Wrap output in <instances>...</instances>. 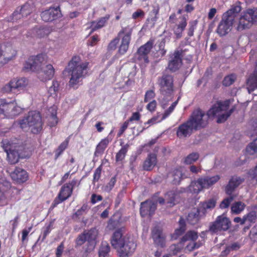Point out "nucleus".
Masks as SVG:
<instances>
[{"label": "nucleus", "mask_w": 257, "mask_h": 257, "mask_svg": "<svg viewBox=\"0 0 257 257\" xmlns=\"http://www.w3.org/2000/svg\"><path fill=\"white\" fill-rule=\"evenodd\" d=\"M89 63L81 61L79 56H73L68 63L67 72L71 76L69 86L74 87L78 84L87 73Z\"/></svg>", "instance_id": "1"}, {"label": "nucleus", "mask_w": 257, "mask_h": 257, "mask_svg": "<svg viewBox=\"0 0 257 257\" xmlns=\"http://www.w3.org/2000/svg\"><path fill=\"white\" fill-rule=\"evenodd\" d=\"M19 123L22 129L29 127L34 134H38L43 130L42 117L40 113L37 111H29L26 116L19 120Z\"/></svg>", "instance_id": "2"}, {"label": "nucleus", "mask_w": 257, "mask_h": 257, "mask_svg": "<svg viewBox=\"0 0 257 257\" xmlns=\"http://www.w3.org/2000/svg\"><path fill=\"white\" fill-rule=\"evenodd\" d=\"M239 4L232 6L229 10L223 14L216 32H228L231 30L234 19L241 10Z\"/></svg>", "instance_id": "3"}, {"label": "nucleus", "mask_w": 257, "mask_h": 257, "mask_svg": "<svg viewBox=\"0 0 257 257\" xmlns=\"http://www.w3.org/2000/svg\"><path fill=\"white\" fill-rule=\"evenodd\" d=\"M220 179L218 175L213 176H204L199 178L196 181H192L188 189L192 193L198 194L204 189H209Z\"/></svg>", "instance_id": "4"}, {"label": "nucleus", "mask_w": 257, "mask_h": 257, "mask_svg": "<svg viewBox=\"0 0 257 257\" xmlns=\"http://www.w3.org/2000/svg\"><path fill=\"white\" fill-rule=\"evenodd\" d=\"M244 178L237 176H232L225 187V193L229 197L224 198L220 203L219 207L221 209L227 208L235 198L232 195L235 189L238 187L243 181Z\"/></svg>", "instance_id": "5"}, {"label": "nucleus", "mask_w": 257, "mask_h": 257, "mask_svg": "<svg viewBox=\"0 0 257 257\" xmlns=\"http://www.w3.org/2000/svg\"><path fill=\"white\" fill-rule=\"evenodd\" d=\"M1 144L5 152L7 153L8 162L11 164L17 163L21 157V153L20 151L22 150L23 147L7 139H3Z\"/></svg>", "instance_id": "6"}, {"label": "nucleus", "mask_w": 257, "mask_h": 257, "mask_svg": "<svg viewBox=\"0 0 257 257\" xmlns=\"http://www.w3.org/2000/svg\"><path fill=\"white\" fill-rule=\"evenodd\" d=\"M209 117L207 113L200 108L194 109L188 121L195 129V131L205 127L208 123Z\"/></svg>", "instance_id": "7"}, {"label": "nucleus", "mask_w": 257, "mask_h": 257, "mask_svg": "<svg viewBox=\"0 0 257 257\" xmlns=\"http://www.w3.org/2000/svg\"><path fill=\"white\" fill-rule=\"evenodd\" d=\"M159 91L164 97H170L174 90V78L172 75L164 73L158 78Z\"/></svg>", "instance_id": "8"}, {"label": "nucleus", "mask_w": 257, "mask_h": 257, "mask_svg": "<svg viewBox=\"0 0 257 257\" xmlns=\"http://www.w3.org/2000/svg\"><path fill=\"white\" fill-rule=\"evenodd\" d=\"M47 55L42 53L30 56L25 63L23 70L38 72L42 68V65L47 62Z\"/></svg>", "instance_id": "9"}, {"label": "nucleus", "mask_w": 257, "mask_h": 257, "mask_svg": "<svg viewBox=\"0 0 257 257\" xmlns=\"http://www.w3.org/2000/svg\"><path fill=\"white\" fill-rule=\"evenodd\" d=\"M231 221L225 214L217 217L216 220L209 226V231L213 233L227 230L231 226Z\"/></svg>", "instance_id": "10"}, {"label": "nucleus", "mask_w": 257, "mask_h": 257, "mask_svg": "<svg viewBox=\"0 0 257 257\" xmlns=\"http://www.w3.org/2000/svg\"><path fill=\"white\" fill-rule=\"evenodd\" d=\"M11 183L6 179L0 180V206H3L8 204L12 198Z\"/></svg>", "instance_id": "11"}, {"label": "nucleus", "mask_w": 257, "mask_h": 257, "mask_svg": "<svg viewBox=\"0 0 257 257\" xmlns=\"http://www.w3.org/2000/svg\"><path fill=\"white\" fill-rule=\"evenodd\" d=\"M255 9H248L244 15L239 20L237 27L238 31H242L250 28L257 20L255 15Z\"/></svg>", "instance_id": "12"}, {"label": "nucleus", "mask_w": 257, "mask_h": 257, "mask_svg": "<svg viewBox=\"0 0 257 257\" xmlns=\"http://www.w3.org/2000/svg\"><path fill=\"white\" fill-rule=\"evenodd\" d=\"M21 109L16 106L15 101L8 102L5 99H0V114L5 116L17 115Z\"/></svg>", "instance_id": "13"}, {"label": "nucleus", "mask_w": 257, "mask_h": 257, "mask_svg": "<svg viewBox=\"0 0 257 257\" xmlns=\"http://www.w3.org/2000/svg\"><path fill=\"white\" fill-rule=\"evenodd\" d=\"M16 50L10 45L0 44V67L13 59L17 55Z\"/></svg>", "instance_id": "14"}, {"label": "nucleus", "mask_w": 257, "mask_h": 257, "mask_svg": "<svg viewBox=\"0 0 257 257\" xmlns=\"http://www.w3.org/2000/svg\"><path fill=\"white\" fill-rule=\"evenodd\" d=\"M28 84V81L26 78H14L3 87V91L5 93H9L15 90L19 91L24 89Z\"/></svg>", "instance_id": "15"}, {"label": "nucleus", "mask_w": 257, "mask_h": 257, "mask_svg": "<svg viewBox=\"0 0 257 257\" xmlns=\"http://www.w3.org/2000/svg\"><path fill=\"white\" fill-rule=\"evenodd\" d=\"M154 43V40L150 39L138 49L136 54V57L139 61L145 64H147L149 62L148 54L153 48Z\"/></svg>", "instance_id": "16"}, {"label": "nucleus", "mask_w": 257, "mask_h": 257, "mask_svg": "<svg viewBox=\"0 0 257 257\" xmlns=\"http://www.w3.org/2000/svg\"><path fill=\"white\" fill-rule=\"evenodd\" d=\"M69 185L64 184L61 188L57 196L52 202L51 208L53 209L60 203L68 199L72 194V188H69Z\"/></svg>", "instance_id": "17"}, {"label": "nucleus", "mask_w": 257, "mask_h": 257, "mask_svg": "<svg viewBox=\"0 0 257 257\" xmlns=\"http://www.w3.org/2000/svg\"><path fill=\"white\" fill-rule=\"evenodd\" d=\"M120 248L117 250V253L120 257H126L131 255L137 247L136 242L128 237Z\"/></svg>", "instance_id": "18"}, {"label": "nucleus", "mask_w": 257, "mask_h": 257, "mask_svg": "<svg viewBox=\"0 0 257 257\" xmlns=\"http://www.w3.org/2000/svg\"><path fill=\"white\" fill-rule=\"evenodd\" d=\"M230 101L226 99L224 101H218L214 104L207 111V115L210 117H214L220 112L227 110L229 106Z\"/></svg>", "instance_id": "19"}, {"label": "nucleus", "mask_w": 257, "mask_h": 257, "mask_svg": "<svg viewBox=\"0 0 257 257\" xmlns=\"http://www.w3.org/2000/svg\"><path fill=\"white\" fill-rule=\"evenodd\" d=\"M151 236L156 245L162 248L166 246V236L160 227L158 226L154 227L152 230Z\"/></svg>", "instance_id": "20"}, {"label": "nucleus", "mask_w": 257, "mask_h": 257, "mask_svg": "<svg viewBox=\"0 0 257 257\" xmlns=\"http://www.w3.org/2000/svg\"><path fill=\"white\" fill-rule=\"evenodd\" d=\"M127 238L123 235L122 228H119L113 233L110 239V243L112 246L117 250L122 244H124V241Z\"/></svg>", "instance_id": "21"}, {"label": "nucleus", "mask_w": 257, "mask_h": 257, "mask_svg": "<svg viewBox=\"0 0 257 257\" xmlns=\"http://www.w3.org/2000/svg\"><path fill=\"white\" fill-rule=\"evenodd\" d=\"M195 131L192 125L187 120L180 124L176 131V135L180 139L190 137Z\"/></svg>", "instance_id": "22"}, {"label": "nucleus", "mask_w": 257, "mask_h": 257, "mask_svg": "<svg viewBox=\"0 0 257 257\" xmlns=\"http://www.w3.org/2000/svg\"><path fill=\"white\" fill-rule=\"evenodd\" d=\"M41 17L42 20L46 22L53 21L61 17V13L59 7L50 8L41 13Z\"/></svg>", "instance_id": "23"}, {"label": "nucleus", "mask_w": 257, "mask_h": 257, "mask_svg": "<svg viewBox=\"0 0 257 257\" xmlns=\"http://www.w3.org/2000/svg\"><path fill=\"white\" fill-rule=\"evenodd\" d=\"M157 208L156 203L150 200H147L142 202L140 207V214L145 217L148 215L151 216Z\"/></svg>", "instance_id": "24"}, {"label": "nucleus", "mask_w": 257, "mask_h": 257, "mask_svg": "<svg viewBox=\"0 0 257 257\" xmlns=\"http://www.w3.org/2000/svg\"><path fill=\"white\" fill-rule=\"evenodd\" d=\"M38 78L42 81H47L51 80L55 74V69L51 64L47 65L44 68L37 72Z\"/></svg>", "instance_id": "25"}, {"label": "nucleus", "mask_w": 257, "mask_h": 257, "mask_svg": "<svg viewBox=\"0 0 257 257\" xmlns=\"http://www.w3.org/2000/svg\"><path fill=\"white\" fill-rule=\"evenodd\" d=\"M85 231L88 247L86 249V252H90L93 250L95 246L96 239L98 235V231L95 228H92Z\"/></svg>", "instance_id": "26"}, {"label": "nucleus", "mask_w": 257, "mask_h": 257, "mask_svg": "<svg viewBox=\"0 0 257 257\" xmlns=\"http://www.w3.org/2000/svg\"><path fill=\"white\" fill-rule=\"evenodd\" d=\"M11 176L12 179L18 184L26 182L29 178L27 171L20 167H16L15 170L11 173Z\"/></svg>", "instance_id": "27"}, {"label": "nucleus", "mask_w": 257, "mask_h": 257, "mask_svg": "<svg viewBox=\"0 0 257 257\" xmlns=\"http://www.w3.org/2000/svg\"><path fill=\"white\" fill-rule=\"evenodd\" d=\"M245 84L246 89L249 94L257 89V67L248 75L246 79Z\"/></svg>", "instance_id": "28"}, {"label": "nucleus", "mask_w": 257, "mask_h": 257, "mask_svg": "<svg viewBox=\"0 0 257 257\" xmlns=\"http://www.w3.org/2000/svg\"><path fill=\"white\" fill-rule=\"evenodd\" d=\"M180 194V192L176 189L166 193L165 198L168 207H172L179 202V200L181 198Z\"/></svg>", "instance_id": "29"}, {"label": "nucleus", "mask_w": 257, "mask_h": 257, "mask_svg": "<svg viewBox=\"0 0 257 257\" xmlns=\"http://www.w3.org/2000/svg\"><path fill=\"white\" fill-rule=\"evenodd\" d=\"M174 57L170 61L168 64V68L172 72H175L179 69L182 65V60L181 57V53L179 51H175Z\"/></svg>", "instance_id": "30"}, {"label": "nucleus", "mask_w": 257, "mask_h": 257, "mask_svg": "<svg viewBox=\"0 0 257 257\" xmlns=\"http://www.w3.org/2000/svg\"><path fill=\"white\" fill-rule=\"evenodd\" d=\"M131 33H126L122 37L120 46L117 50L118 55H123L127 51L131 40Z\"/></svg>", "instance_id": "31"}, {"label": "nucleus", "mask_w": 257, "mask_h": 257, "mask_svg": "<svg viewBox=\"0 0 257 257\" xmlns=\"http://www.w3.org/2000/svg\"><path fill=\"white\" fill-rule=\"evenodd\" d=\"M157 163V155L155 154L150 153L148 155L147 158L144 162L143 165V169L148 171H151L156 165Z\"/></svg>", "instance_id": "32"}, {"label": "nucleus", "mask_w": 257, "mask_h": 257, "mask_svg": "<svg viewBox=\"0 0 257 257\" xmlns=\"http://www.w3.org/2000/svg\"><path fill=\"white\" fill-rule=\"evenodd\" d=\"M172 183L175 185L180 184L182 180L187 177L183 173V169L181 167L174 169L172 172Z\"/></svg>", "instance_id": "33"}, {"label": "nucleus", "mask_w": 257, "mask_h": 257, "mask_svg": "<svg viewBox=\"0 0 257 257\" xmlns=\"http://www.w3.org/2000/svg\"><path fill=\"white\" fill-rule=\"evenodd\" d=\"M120 145L121 148L115 155V161L116 162H122L124 160L130 148L128 144L124 145L123 142H121Z\"/></svg>", "instance_id": "34"}, {"label": "nucleus", "mask_w": 257, "mask_h": 257, "mask_svg": "<svg viewBox=\"0 0 257 257\" xmlns=\"http://www.w3.org/2000/svg\"><path fill=\"white\" fill-rule=\"evenodd\" d=\"M217 199L215 197L211 198L204 202H201L200 204V210L205 214L207 209H212L214 208L216 204Z\"/></svg>", "instance_id": "35"}, {"label": "nucleus", "mask_w": 257, "mask_h": 257, "mask_svg": "<svg viewBox=\"0 0 257 257\" xmlns=\"http://www.w3.org/2000/svg\"><path fill=\"white\" fill-rule=\"evenodd\" d=\"M201 211L199 208L195 211L190 212L187 217V220L188 223L191 225H195L198 223L200 220V213Z\"/></svg>", "instance_id": "36"}, {"label": "nucleus", "mask_w": 257, "mask_h": 257, "mask_svg": "<svg viewBox=\"0 0 257 257\" xmlns=\"http://www.w3.org/2000/svg\"><path fill=\"white\" fill-rule=\"evenodd\" d=\"M111 141V140L109 139L108 137L102 139L96 147L95 154L99 155L102 154Z\"/></svg>", "instance_id": "37"}, {"label": "nucleus", "mask_w": 257, "mask_h": 257, "mask_svg": "<svg viewBox=\"0 0 257 257\" xmlns=\"http://www.w3.org/2000/svg\"><path fill=\"white\" fill-rule=\"evenodd\" d=\"M110 16L106 15L103 17H101L97 22H93L91 24V31H96L104 27L107 21L109 20Z\"/></svg>", "instance_id": "38"}, {"label": "nucleus", "mask_w": 257, "mask_h": 257, "mask_svg": "<svg viewBox=\"0 0 257 257\" xmlns=\"http://www.w3.org/2000/svg\"><path fill=\"white\" fill-rule=\"evenodd\" d=\"M110 249L109 245L107 242L105 241H102L98 251L99 257H108Z\"/></svg>", "instance_id": "39"}, {"label": "nucleus", "mask_w": 257, "mask_h": 257, "mask_svg": "<svg viewBox=\"0 0 257 257\" xmlns=\"http://www.w3.org/2000/svg\"><path fill=\"white\" fill-rule=\"evenodd\" d=\"M69 142V139L68 138L64 141L61 143L58 148L55 151V160H57L68 148Z\"/></svg>", "instance_id": "40"}, {"label": "nucleus", "mask_w": 257, "mask_h": 257, "mask_svg": "<svg viewBox=\"0 0 257 257\" xmlns=\"http://www.w3.org/2000/svg\"><path fill=\"white\" fill-rule=\"evenodd\" d=\"M53 224L54 221H51L48 224H45L42 228V232L39 237V240L41 238L42 241H44L47 235L51 232L53 229Z\"/></svg>", "instance_id": "41"}, {"label": "nucleus", "mask_w": 257, "mask_h": 257, "mask_svg": "<svg viewBox=\"0 0 257 257\" xmlns=\"http://www.w3.org/2000/svg\"><path fill=\"white\" fill-rule=\"evenodd\" d=\"M33 9L34 6L32 2L26 3L20 9H19L24 17L29 16L33 12Z\"/></svg>", "instance_id": "42"}, {"label": "nucleus", "mask_w": 257, "mask_h": 257, "mask_svg": "<svg viewBox=\"0 0 257 257\" xmlns=\"http://www.w3.org/2000/svg\"><path fill=\"white\" fill-rule=\"evenodd\" d=\"M198 237L197 232L190 230L187 231L186 234L181 238V243H184L188 240L195 241Z\"/></svg>", "instance_id": "43"}, {"label": "nucleus", "mask_w": 257, "mask_h": 257, "mask_svg": "<svg viewBox=\"0 0 257 257\" xmlns=\"http://www.w3.org/2000/svg\"><path fill=\"white\" fill-rule=\"evenodd\" d=\"M245 206V204L241 201L235 202L231 207V212L238 214L244 209Z\"/></svg>", "instance_id": "44"}, {"label": "nucleus", "mask_w": 257, "mask_h": 257, "mask_svg": "<svg viewBox=\"0 0 257 257\" xmlns=\"http://www.w3.org/2000/svg\"><path fill=\"white\" fill-rule=\"evenodd\" d=\"M24 17L19 8H17L11 16L7 18V21L13 23L17 22Z\"/></svg>", "instance_id": "45"}, {"label": "nucleus", "mask_w": 257, "mask_h": 257, "mask_svg": "<svg viewBox=\"0 0 257 257\" xmlns=\"http://www.w3.org/2000/svg\"><path fill=\"white\" fill-rule=\"evenodd\" d=\"M245 150L246 153L250 155H253L257 153V139L249 143L247 146Z\"/></svg>", "instance_id": "46"}, {"label": "nucleus", "mask_w": 257, "mask_h": 257, "mask_svg": "<svg viewBox=\"0 0 257 257\" xmlns=\"http://www.w3.org/2000/svg\"><path fill=\"white\" fill-rule=\"evenodd\" d=\"M236 79V76L235 74L232 73L229 74L223 79L222 85L225 86H229L232 84Z\"/></svg>", "instance_id": "47"}, {"label": "nucleus", "mask_w": 257, "mask_h": 257, "mask_svg": "<svg viewBox=\"0 0 257 257\" xmlns=\"http://www.w3.org/2000/svg\"><path fill=\"white\" fill-rule=\"evenodd\" d=\"M257 215L256 213L254 211H251L248 212L246 215L243 216V220L242 223H245L246 221H248L250 223H254L256 220Z\"/></svg>", "instance_id": "48"}, {"label": "nucleus", "mask_w": 257, "mask_h": 257, "mask_svg": "<svg viewBox=\"0 0 257 257\" xmlns=\"http://www.w3.org/2000/svg\"><path fill=\"white\" fill-rule=\"evenodd\" d=\"M199 157V155L197 153H192L188 155L184 159V163L187 165H190L196 162Z\"/></svg>", "instance_id": "49"}, {"label": "nucleus", "mask_w": 257, "mask_h": 257, "mask_svg": "<svg viewBox=\"0 0 257 257\" xmlns=\"http://www.w3.org/2000/svg\"><path fill=\"white\" fill-rule=\"evenodd\" d=\"M47 119L48 125L51 127L56 126L58 123V118L57 116L56 112L52 113L50 115L48 116Z\"/></svg>", "instance_id": "50"}, {"label": "nucleus", "mask_w": 257, "mask_h": 257, "mask_svg": "<svg viewBox=\"0 0 257 257\" xmlns=\"http://www.w3.org/2000/svg\"><path fill=\"white\" fill-rule=\"evenodd\" d=\"M234 107L230 109L227 112L218 116L217 122L222 123L225 122L227 118L230 116L234 110Z\"/></svg>", "instance_id": "51"}, {"label": "nucleus", "mask_w": 257, "mask_h": 257, "mask_svg": "<svg viewBox=\"0 0 257 257\" xmlns=\"http://www.w3.org/2000/svg\"><path fill=\"white\" fill-rule=\"evenodd\" d=\"M87 241L85 231L80 234L75 240V243L77 246H81Z\"/></svg>", "instance_id": "52"}, {"label": "nucleus", "mask_w": 257, "mask_h": 257, "mask_svg": "<svg viewBox=\"0 0 257 257\" xmlns=\"http://www.w3.org/2000/svg\"><path fill=\"white\" fill-rule=\"evenodd\" d=\"M119 42V38L116 37L112 40L107 46V50L108 51H114L116 49L117 45Z\"/></svg>", "instance_id": "53"}, {"label": "nucleus", "mask_w": 257, "mask_h": 257, "mask_svg": "<svg viewBox=\"0 0 257 257\" xmlns=\"http://www.w3.org/2000/svg\"><path fill=\"white\" fill-rule=\"evenodd\" d=\"M59 87V83L56 80H53L52 85L49 87L48 90L49 93L51 95L55 94L56 92L58 90Z\"/></svg>", "instance_id": "54"}, {"label": "nucleus", "mask_w": 257, "mask_h": 257, "mask_svg": "<svg viewBox=\"0 0 257 257\" xmlns=\"http://www.w3.org/2000/svg\"><path fill=\"white\" fill-rule=\"evenodd\" d=\"M177 104V101L174 102L171 104V105L167 109H166L165 111V112L163 115L162 120L165 119L173 111Z\"/></svg>", "instance_id": "55"}, {"label": "nucleus", "mask_w": 257, "mask_h": 257, "mask_svg": "<svg viewBox=\"0 0 257 257\" xmlns=\"http://www.w3.org/2000/svg\"><path fill=\"white\" fill-rule=\"evenodd\" d=\"M116 182V176L112 177L109 182L105 186V190L107 192L110 191L114 187Z\"/></svg>", "instance_id": "56"}, {"label": "nucleus", "mask_w": 257, "mask_h": 257, "mask_svg": "<svg viewBox=\"0 0 257 257\" xmlns=\"http://www.w3.org/2000/svg\"><path fill=\"white\" fill-rule=\"evenodd\" d=\"M101 166L98 167L96 168L93 174V182L95 183L98 182L100 178L101 174Z\"/></svg>", "instance_id": "57"}, {"label": "nucleus", "mask_w": 257, "mask_h": 257, "mask_svg": "<svg viewBox=\"0 0 257 257\" xmlns=\"http://www.w3.org/2000/svg\"><path fill=\"white\" fill-rule=\"evenodd\" d=\"M249 237L253 241H257V225H254L250 230Z\"/></svg>", "instance_id": "58"}, {"label": "nucleus", "mask_w": 257, "mask_h": 257, "mask_svg": "<svg viewBox=\"0 0 257 257\" xmlns=\"http://www.w3.org/2000/svg\"><path fill=\"white\" fill-rule=\"evenodd\" d=\"M87 208V206L83 205L81 207L78 209L77 211L73 215V218H79L83 215Z\"/></svg>", "instance_id": "59"}, {"label": "nucleus", "mask_w": 257, "mask_h": 257, "mask_svg": "<svg viewBox=\"0 0 257 257\" xmlns=\"http://www.w3.org/2000/svg\"><path fill=\"white\" fill-rule=\"evenodd\" d=\"M186 17H188L187 15L185 16L184 15L181 18V21L180 23L178 26V29H179L180 31H183L184 30L186 25H187V19Z\"/></svg>", "instance_id": "60"}, {"label": "nucleus", "mask_w": 257, "mask_h": 257, "mask_svg": "<svg viewBox=\"0 0 257 257\" xmlns=\"http://www.w3.org/2000/svg\"><path fill=\"white\" fill-rule=\"evenodd\" d=\"M155 94L153 90H149L147 91L145 95L144 101L145 102H148L151 99L155 97Z\"/></svg>", "instance_id": "61"}, {"label": "nucleus", "mask_w": 257, "mask_h": 257, "mask_svg": "<svg viewBox=\"0 0 257 257\" xmlns=\"http://www.w3.org/2000/svg\"><path fill=\"white\" fill-rule=\"evenodd\" d=\"M128 123L129 121L128 120H126L123 122L117 134L118 137H120L124 133V132L128 127Z\"/></svg>", "instance_id": "62"}, {"label": "nucleus", "mask_w": 257, "mask_h": 257, "mask_svg": "<svg viewBox=\"0 0 257 257\" xmlns=\"http://www.w3.org/2000/svg\"><path fill=\"white\" fill-rule=\"evenodd\" d=\"M157 106V102L154 100L149 102L147 105V109L150 111L153 112L155 110Z\"/></svg>", "instance_id": "63"}, {"label": "nucleus", "mask_w": 257, "mask_h": 257, "mask_svg": "<svg viewBox=\"0 0 257 257\" xmlns=\"http://www.w3.org/2000/svg\"><path fill=\"white\" fill-rule=\"evenodd\" d=\"M144 15L145 13L144 12V11H142V10L139 9L133 14L132 18L134 19H137L140 18L144 17Z\"/></svg>", "instance_id": "64"}]
</instances>
